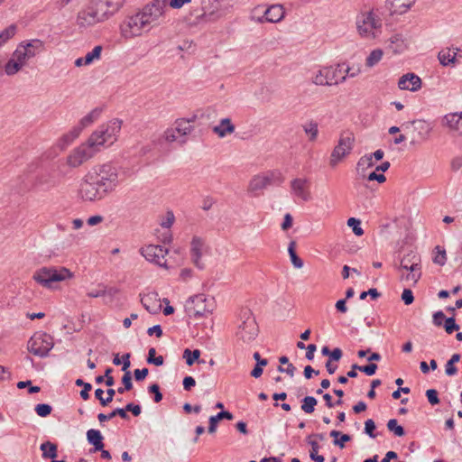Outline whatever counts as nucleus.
Listing matches in <instances>:
<instances>
[{
    "instance_id": "9d476101",
    "label": "nucleus",
    "mask_w": 462,
    "mask_h": 462,
    "mask_svg": "<svg viewBox=\"0 0 462 462\" xmlns=\"http://www.w3.org/2000/svg\"><path fill=\"white\" fill-rule=\"evenodd\" d=\"M241 323L238 325L236 337L245 343L255 339L258 335V325L250 310L245 309L240 314Z\"/></svg>"
},
{
    "instance_id": "864d4df0",
    "label": "nucleus",
    "mask_w": 462,
    "mask_h": 462,
    "mask_svg": "<svg viewBox=\"0 0 462 462\" xmlns=\"http://www.w3.org/2000/svg\"><path fill=\"white\" fill-rule=\"evenodd\" d=\"M156 350L153 347H151L148 351L147 362L149 364H153L157 366L163 365V357L162 356H156Z\"/></svg>"
},
{
    "instance_id": "7ed1b4c3",
    "label": "nucleus",
    "mask_w": 462,
    "mask_h": 462,
    "mask_svg": "<svg viewBox=\"0 0 462 462\" xmlns=\"http://www.w3.org/2000/svg\"><path fill=\"white\" fill-rule=\"evenodd\" d=\"M74 278V273L64 266H44L37 269L32 279L41 286L54 289L55 282H60Z\"/></svg>"
},
{
    "instance_id": "774afa93",
    "label": "nucleus",
    "mask_w": 462,
    "mask_h": 462,
    "mask_svg": "<svg viewBox=\"0 0 462 462\" xmlns=\"http://www.w3.org/2000/svg\"><path fill=\"white\" fill-rule=\"evenodd\" d=\"M446 319L445 314L441 310L436 311L433 314V323L437 327L442 326L443 321H445Z\"/></svg>"
},
{
    "instance_id": "a211bd4d",
    "label": "nucleus",
    "mask_w": 462,
    "mask_h": 462,
    "mask_svg": "<svg viewBox=\"0 0 462 462\" xmlns=\"http://www.w3.org/2000/svg\"><path fill=\"white\" fill-rule=\"evenodd\" d=\"M141 254L149 262L154 263L161 267H167L165 256L168 250L162 245H149L141 249Z\"/></svg>"
},
{
    "instance_id": "69168bd1",
    "label": "nucleus",
    "mask_w": 462,
    "mask_h": 462,
    "mask_svg": "<svg viewBox=\"0 0 462 462\" xmlns=\"http://www.w3.org/2000/svg\"><path fill=\"white\" fill-rule=\"evenodd\" d=\"M377 369V365L371 363L367 365H360L359 371L365 373L367 375H373L375 374Z\"/></svg>"
},
{
    "instance_id": "5fc2aeb1",
    "label": "nucleus",
    "mask_w": 462,
    "mask_h": 462,
    "mask_svg": "<svg viewBox=\"0 0 462 462\" xmlns=\"http://www.w3.org/2000/svg\"><path fill=\"white\" fill-rule=\"evenodd\" d=\"M34 410L40 417H47L51 414L52 408L50 404L40 403L35 406Z\"/></svg>"
},
{
    "instance_id": "e433bc0d",
    "label": "nucleus",
    "mask_w": 462,
    "mask_h": 462,
    "mask_svg": "<svg viewBox=\"0 0 462 462\" xmlns=\"http://www.w3.org/2000/svg\"><path fill=\"white\" fill-rule=\"evenodd\" d=\"M104 391L101 388H98L95 391V397L99 401L100 404L102 406L108 405L112 401L116 394V390L113 388H109L106 390V397L104 398L103 396Z\"/></svg>"
},
{
    "instance_id": "412c9836",
    "label": "nucleus",
    "mask_w": 462,
    "mask_h": 462,
    "mask_svg": "<svg viewBox=\"0 0 462 462\" xmlns=\"http://www.w3.org/2000/svg\"><path fill=\"white\" fill-rule=\"evenodd\" d=\"M101 114V109L95 108L92 111H90L88 115H86L84 117L81 118L79 122V125L75 128L70 134L65 135L64 140L68 143H70L72 140L77 138L80 133V131L90 125H92L97 118L99 117Z\"/></svg>"
},
{
    "instance_id": "72a5a7b5",
    "label": "nucleus",
    "mask_w": 462,
    "mask_h": 462,
    "mask_svg": "<svg viewBox=\"0 0 462 462\" xmlns=\"http://www.w3.org/2000/svg\"><path fill=\"white\" fill-rule=\"evenodd\" d=\"M87 439L88 443L94 446L95 451L102 450V448H104V438L98 430H88L87 431Z\"/></svg>"
},
{
    "instance_id": "cd10ccee",
    "label": "nucleus",
    "mask_w": 462,
    "mask_h": 462,
    "mask_svg": "<svg viewBox=\"0 0 462 462\" xmlns=\"http://www.w3.org/2000/svg\"><path fill=\"white\" fill-rule=\"evenodd\" d=\"M265 23H276L284 18V8L282 5H272L262 11Z\"/></svg>"
},
{
    "instance_id": "c9c22d12",
    "label": "nucleus",
    "mask_w": 462,
    "mask_h": 462,
    "mask_svg": "<svg viewBox=\"0 0 462 462\" xmlns=\"http://www.w3.org/2000/svg\"><path fill=\"white\" fill-rule=\"evenodd\" d=\"M456 56V52H452L451 50L446 49L439 52L438 59L441 65L448 66L451 64H455L457 60Z\"/></svg>"
},
{
    "instance_id": "5701e85b",
    "label": "nucleus",
    "mask_w": 462,
    "mask_h": 462,
    "mask_svg": "<svg viewBox=\"0 0 462 462\" xmlns=\"http://www.w3.org/2000/svg\"><path fill=\"white\" fill-rule=\"evenodd\" d=\"M97 9L102 10L105 20L115 14L124 5L125 0H91Z\"/></svg>"
},
{
    "instance_id": "423d86ee",
    "label": "nucleus",
    "mask_w": 462,
    "mask_h": 462,
    "mask_svg": "<svg viewBox=\"0 0 462 462\" xmlns=\"http://www.w3.org/2000/svg\"><path fill=\"white\" fill-rule=\"evenodd\" d=\"M122 122L114 119L106 125H102L89 136V142L97 148V151L105 144H112L121 130Z\"/></svg>"
},
{
    "instance_id": "bf43d9fd",
    "label": "nucleus",
    "mask_w": 462,
    "mask_h": 462,
    "mask_svg": "<svg viewBox=\"0 0 462 462\" xmlns=\"http://www.w3.org/2000/svg\"><path fill=\"white\" fill-rule=\"evenodd\" d=\"M426 396L428 398L429 402L431 405H436L439 403V398L438 396V392L435 389H429L426 391Z\"/></svg>"
},
{
    "instance_id": "58836bf2",
    "label": "nucleus",
    "mask_w": 462,
    "mask_h": 462,
    "mask_svg": "<svg viewBox=\"0 0 462 462\" xmlns=\"http://www.w3.org/2000/svg\"><path fill=\"white\" fill-rule=\"evenodd\" d=\"M374 165V158L371 153L365 154L362 156L356 164V171L359 173L360 171H365L366 169L371 168Z\"/></svg>"
},
{
    "instance_id": "aec40b11",
    "label": "nucleus",
    "mask_w": 462,
    "mask_h": 462,
    "mask_svg": "<svg viewBox=\"0 0 462 462\" xmlns=\"http://www.w3.org/2000/svg\"><path fill=\"white\" fill-rule=\"evenodd\" d=\"M291 194L300 199L303 201H309L311 198L310 196V181L307 178H295L291 181Z\"/></svg>"
},
{
    "instance_id": "f257e3e1",
    "label": "nucleus",
    "mask_w": 462,
    "mask_h": 462,
    "mask_svg": "<svg viewBox=\"0 0 462 462\" xmlns=\"http://www.w3.org/2000/svg\"><path fill=\"white\" fill-rule=\"evenodd\" d=\"M168 0H152L136 14L127 16L120 24V34L125 40L141 36L164 23Z\"/></svg>"
},
{
    "instance_id": "37998d69",
    "label": "nucleus",
    "mask_w": 462,
    "mask_h": 462,
    "mask_svg": "<svg viewBox=\"0 0 462 462\" xmlns=\"http://www.w3.org/2000/svg\"><path fill=\"white\" fill-rule=\"evenodd\" d=\"M101 52H102V46L101 45L95 46L91 51H89L86 54V56L84 57V62H86L88 66L90 65L95 60H97L100 59Z\"/></svg>"
},
{
    "instance_id": "39448f33",
    "label": "nucleus",
    "mask_w": 462,
    "mask_h": 462,
    "mask_svg": "<svg viewBox=\"0 0 462 462\" xmlns=\"http://www.w3.org/2000/svg\"><path fill=\"white\" fill-rule=\"evenodd\" d=\"M109 193L90 171L83 178L79 190V197L89 202L101 200Z\"/></svg>"
},
{
    "instance_id": "8fccbe9b",
    "label": "nucleus",
    "mask_w": 462,
    "mask_h": 462,
    "mask_svg": "<svg viewBox=\"0 0 462 462\" xmlns=\"http://www.w3.org/2000/svg\"><path fill=\"white\" fill-rule=\"evenodd\" d=\"M263 10V6L262 5L254 7L251 12L250 20L257 23H264L265 20L263 18V14L262 13Z\"/></svg>"
},
{
    "instance_id": "a19ab883",
    "label": "nucleus",
    "mask_w": 462,
    "mask_h": 462,
    "mask_svg": "<svg viewBox=\"0 0 462 462\" xmlns=\"http://www.w3.org/2000/svg\"><path fill=\"white\" fill-rule=\"evenodd\" d=\"M383 55V51L381 49L372 51L365 60V66L373 68L382 60Z\"/></svg>"
},
{
    "instance_id": "2f4dec72",
    "label": "nucleus",
    "mask_w": 462,
    "mask_h": 462,
    "mask_svg": "<svg viewBox=\"0 0 462 462\" xmlns=\"http://www.w3.org/2000/svg\"><path fill=\"white\" fill-rule=\"evenodd\" d=\"M2 68L3 75L7 77H14L24 70L12 54L5 64L2 63Z\"/></svg>"
},
{
    "instance_id": "1a4fd4ad",
    "label": "nucleus",
    "mask_w": 462,
    "mask_h": 462,
    "mask_svg": "<svg viewBox=\"0 0 462 462\" xmlns=\"http://www.w3.org/2000/svg\"><path fill=\"white\" fill-rule=\"evenodd\" d=\"M90 171L110 193L116 189L119 183L118 170L111 163L95 166Z\"/></svg>"
},
{
    "instance_id": "4468645a",
    "label": "nucleus",
    "mask_w": 462,
    "mask_h": 462,
    "mask_svg": "<svg viewBox=\"0 0 462 462\" xmlns=\"http://www.w3.org/2000/svg\"><path fill=\"white\" fill-rule=\"evenodd\" d=\"M97 10L95 5L90 1L89 5L79 11L77 15V25L80 28H87L96 23L105 21L104 13Z\"/></svg>"
},
{
    "instance_id": "09e8293b",
    "label": "nucleus",
    "mask_w": 462,
    "mask_h": 462,
    "mask_svg": "<svg viewBox=\"0 0 462 462\" xmlns=\"http://www.w3.org/2000/svg\"><path fill=\"white\" fill-rule=\"evenodd\" d=\"M387 428L390 431L393 432L394 435L402 437L405 434L404 429L398 425V421L395 419H391L387 422Z\"/></svg>"
},
{
    "instance_id": "052dcab7",
    "label": "nucleus",
    "mask_w": 462,
    "mask_h": 462,
    "mask_svg": "<svg viewBox=\"0 0 462 462\" xmlns=\"http://www.w3.org/2000/svg\"><path fill=\"white\" fill-rule=\"evenodd\" d=\"M148 391L149 393L154 394L153 400L155 402H160L162 400V394L160 392V387L157 383H153L151 386H149Z\"/></svg>"
},
{
    "instance_id": "a18cd8bd",
    "label": "nucleus",
    "mask_w": 462,
    "mask_h": 462,
    "mask_svg": "<svg viewBox=\"0 0 462 462\" xmlns=\"http://www.w3.org/2000/svg\"><path fill=\"white\" fill-rule=\"evenodd\" d=\"M16 32L17 26L15 24H11L0 32V40L2 42L6 43L15 35Z\"/></svg>"
},
{
    "instance_id": "473e14b6",
    "label": "nucleus",
    "mask_w": 462,
    "mask_h": 462,
    "mask_svg": "<svg viewBox=\"0 0 462 462\" xmlns=\"http://www.w3.org/2000/svg\"><path fill=\"white\" fill-rule=\"evenodd\" d=\"M212 130L218 137L223 138L235 132V125L229 118H223L217 125L213 127Z\"/></svg>"
},
{
    "instance_id": "393cba45",
    "label": "nucleus",
    "mask_w": 462,
    "mask_h": 462,
    "mask_svg": "<svg viewBox=\"0 0 462 462\" xmlns=\"http://www.w3.org/2000/svg\"><path fill=\"white\" fill-rule=\"evenodd\" d=\"M143 308L151 314H158L162 310L161 299L158 293L149 292L141 298Z\"/></svg>"
},
{
    "instance_id": "f03ea898",
    "label": "nucleus",
    "mask_w": 462,
    "mask_h": 462,
    "mask_svg": "<svg viewBox=\"0 0 462 462\" xmlns=\"http://www.w3.org/2000/svg\"><path fill=\"white\" fill-rule=\"evenodd\" d=\"M196 119L192 116L190 119L179 118L174 124L168 127L159 137L158 144L176 143L182 146L188 142V136L193 132L194 126L191 125Z\"/></svg>"
},
{
    "instance_id": "c756f323",
    "label": "nucleus",
    "mask_w": 462,
    "mask_h": 462,
    "mask_svg": "<svg viewBox=\"0 0 462 462\" xmlns=\"http://www.w3.org/2000/svg\"><path fill=\"white\" fill-rule=\"evenodd\" d=\"M387 49L393 54L402 53L407 49L406 40L400 34L393 35L389 39Z\"/></svg>"
},
{
    "instance_id": "4d7b16f0",
    "label": "nucleus",
    "mask_w": 462,
    "mask_h": 462,
    "mask_svg": "<svg viewBox=\"0 0 462 462\" xmlns=\"http://www.w3.org/2000/svg\"><path fill=\"white\" fill-rule=\"evenodd\" d=\"M437 254L433 258V262L439 265H444L447 260L446 251L440 246H436Z\"/></svg>"
},
{
    "instance_id": "4c0bfd02",
    "label": "nucleus",
    "mask_w": 462,
    "mask_h": 462,
    "mask_svg": "<svg viewBox=\"0 0 462 462\" xmlns=\"http://www.w3.org/2000/svg\"><path fill=\"white\" fill-rule=\"evenodd\" d=\"M40 448L42 452L43 458L53 459L57 457V445L51 441L42 443Z\"/></svg>"
},
{
    "instance_id": "dca6fc26",
    "label": "nucleus",
    "mask_w": 462,
    "mask_h": 462,
    "mask_svg": "<svg viewBox=\"0 0 462 462\" xmlns=\"http://www.w3.org/2000/svg\"><path fill=\"white\" fill-rule=\"evenodd\" d=\"M224 0H200V7L202 14L201 18L207 21H216L221 18L225 14V9L223 8Z\"/></svg>"
},
{
    "instance_id": "603ef678",
    "label": "nucleus",
    "mask_w": 462,
    "mask_h": 462,
    "mask_svg": "<svg viewBox=\"0 0 462 462\" xmlns=\"http://www.w3.org/2000/svg\"><path fill=\"white\" fill-rule=\"evenodd\" d=\"M77 386H82L84 387V390L80 391V397L87 401L89 399V393L88 392L92 389V385L89 383H85L82 379L79 378L75 382Z\"/></svg>"
},
{
    "instance_id": "13d9d810",
    "label": "nucleus",
    "mask_w": 462,
    "mask_h": 462,
    "mask_svg": "<svg viewBox=\"0 0 462 462\" xmlns=\"http://www.w3.org/2000/svg\"><path fill=\"white\" fill-rule=\"evenodd\" d=\"M175 217L171 211H168L161 222V226L164 228H170L174 223Z\"/></svg>"
},
{
    "instance_id": "6e6552de",
    "label": "nucleus",
    "mask_w": 462,
    "mask_h": 462,
    "mask_svg": "<svg viewBox=\"0 0 462 462\" xmlns=\"http://www.w3.org/2000/svg\"><path fill=\"white\" fill-rule=\"evenodd\" d=\"M381 26V19L373 10L362 13L356 19L358 33L364 38H375Z\"/></svg>"
},
{
    "instance_id": "680f3d73",
    "label": "nucleus",
    "mask_w": 462,
    "mask_h": 462,
    "mask_svg": "<svg viewBox=\"0 0 462 462\" xmlns=\"http://www.w3.org/2000/svg\"><path fill=\"white\" fill-rule=\"evenodd\" d=\"M361 73V68L358 66L357 68H350L346 67V69L343 68V75H346L349 78H355L358 76Z\"/></svg>"
},
{
    "instance_id": "6e6d98bb",
    "label": "nucleus",
    "mask_w": 462,
    "mask_h": 462,
    "mask_svg": "<svg viewBox=\"0 0 462 462\" xmlns=\"http://www.w3.org/2000/svg\"><path fill=\"white\" fill-rule=\"evenodd\" d=\"M444 328L448 334H452L459 329V326L456 323L455 319L450 317L445 319Z\"/></svg>"
},
{
    "instance_id": "2eb2a0df",
    "label": "nucleus",
    "mask_w": 462,
    "mask_h": 462,
    "mask_svg": "<svg viewBox=\"0 0 462 462\" xmlns=\"http://www.w3.org/2000/svg\"><path fill=\"white\" fill-rule=\"evenodd\" d=\"M207 300V297L204 294H198L189 298L185 306L186 311L189 316L196 318L206 316L212 310V304L208 305Z\"/></svg>"
},
{
    "instance_id": "bb28decb",
    "label": "nucleus",
    "mask_w": 462,
    "mask_h": 462,
    "mask_svg": "<svg viewBox=\"0 0 462 462\" xmlns=\"http://www.w3.org/2000/svg\"><path fill=\"white\" fill-rule=\"evenodd\" d=\"M274 172H270L266 175H256L249 183L248 189L251 192H257L271 185L275 178Z\"/></svg>"
},
{
    "instance_id": "0eeeda50",
    "label": "nucleus",
    "mask_w": 462,
    "mask_h": 462,
    "mask_svg": "<svg viewBox=\"0 0 462 462\" xmlns=\"http://www.w3.org/2000/svg\"><path fill=\"white\" fill-rule=\"evenodd\" d=\"M346 81L343 75V65L327 66L319 69L312 78V83L317 86H333Z\"/></svg>"
},
{
    "instance_id": "f3484780",
    "label": "nucleus",
    "mask_w": 462,
    "mask_h": 462,
    "mask_svg": "<svg viewBox=\"0 0 462 462\" xmlns=\"http://www.w3.org/2000/svg\"><path fill=\"white\" fill-rule=\"evenodd\" d=\"M60 184L59 180L54 173L44 171L37 174L32 180V189L34 190L49 191Z\"/></svg>"
},
{
    "instance_id": "7c9ffc66",
    "label": "nucleus",
    "mask_w": 462,
    "mask_h": 462,
    "mask_svg": "<svg viewBox=\"0 0 462 462\" xmlns=\"http://www.w3.org/2000/svg\"><path fill=\"white\" fill-rule=\"evenodd\" d=\"M409 125L413 126L414 131L418 133V136L420 140L428 139L430 133L431 132L430 124L424 120H414L407 125H403L402 126L408 128Z\"/></svg>"
},
{
    "instance_id": "6ab92c4d",
    "label": "nucleus",
    "mask_w": 462,
    "mask_h": 462,
    "mask_svg": "<svg viewBox=\"0 0 462 462\" xmlns=\"http://www.w3.org/2000/svg\"><path fill=\"white\" fill-rule=\"evenodd\" d=\"M419 258L413 254L411 258H410V254L404 256L401 261L400 269L410 271V273L407 275H402V280L411 281L412 282H417L420 277V265H419Z\"/></svg>"
},
{
    "instance_id": "0e129e2a",
    "label": "nucleus",
    "mask_w": 462,
    "mask_h": 462,
    "mask_svg": "<svg viewBox=\"0 0 462 462\" xmlns=\"http://www.w3.org/2000/svg\"><path fill=\"white\" fill-rule=\"evenodd\" d=\"M375 430L374 421L372 419L367 420L365 422V432L369 435L371 438H375L374 434V430Z\"/></svg>"
},
{
    "instance_id": "49530a36",
    "label": "nucleus",
    "mask_w": 462,
    "mask_h": 462,
    "mask_svg": "<svg viewBox=\"0 0 462 462\" xmlns=\"http://www.w3.org/2000/svg\"><path fill=\"white\" fill-rule=\"evenodd\" d=\"M309 444L311 446L310 451V457L314 462H324V457L319 455V445L315 440H309Z\"/></svg>"
},
{
    "instance_id": "b1692460",
    "label": "nucleus",
    "mask_w": 462,
    "mask_h": 462,
    "mask_svg": "<svg viewBox=\"0 0 462 462\" xmlns=\"http://www.w3.org/2000/svg\"><path fill=\"white\" fill-rule=\"evenodd\" d=\"M204 249V241L199 236H194L190 244V255L193 263L199 269L204 268V263H202L201 260Z\"/></svg>"
},
{
    "instance_id": "79ce46f5",
    "label": "nucleus",
    "mask_w": 462,
    "mask_h": 462,
    "mask_svg": "<svg viewBox=\"0 0 462 462\" xmlns=\"http://www.w3.org/2000/svg\"><path fill=\"white\" fill-rule=\"evenodd\" d=\"M318 401L313 396H306L301 401V410L305 413H312L315 411V406L317 405Z\"/></svg>"
},
{
    "instance_id": "ea45409f",
    "label": "nucleus",
    "mask_w": 462,
    "mask_h": 462,
    "mask_svg": "<svg viewBox=\"0 0 462 462\" xmlns=\"http://www.w3.org/2000/svg\"><path fill=\"white\" fill-rule=\"evenodd\" d=\"M306 134L309 135L310 141H315L319 134L318 124L310 120L302 125Z\"/></svg>"
},
{
    "instance_id": "a878e982",
    "label": "nucleus",
    "mask_w": 462,
    "mask_h": 462,
    "mask_svg": "<svg viewBox=\"0 0 462 462\" xmlns=\"http://www.w3.org/2000/svg\"><path fill=\"white\" fill-rule=\"evenodd\" d=\"M398 87L403 90L418 91L421 88V79L414 73H407L402 76L398 81Z\"/></svg>"
},
{
    "instance_id": "c85d7f7f",
    "label": "nucleus",
    "mask_w": 462,
    "mask_h": 462,
    "mask_svg": "<svg viewBox=\"0 0 462 462\" xmlns=\"http://www.w3.org/2000/svg\"><path fill=\"white\" fill-rule=\"evenodd\" d=\"M415 0H386L385 6L391 14H402L406 13Z\"/></svg>"
},
{
    "instance_id": "20e7f679",
    "label": "nucleus",
    "mask_w": 462,
    "mask_h": 462,
    "mask_svg": "<svg viewBox=\"0 0 462 462\" xmlns=\"http://www.w3.org/2000/svg\"><path fill=\"white\" fill-rule=\"evenodd\" d=\"M45 51V43L40 39L25 40L18 43L12 55L24 69L30 61Z\"/></svg>"
},
{
    "instance_id": "f704fd0d",
    "label": "nucleus",
    "mask_w": 462,
    "mask_h": 462,
    "mask_svg": "<svg viewBox=\"0 0 462 462\" xmlns=\"http://www.w3.org/2000/svg\"><path fill=\"white\" fill-rule=\"evenodd\" d=\"M224 419L232 420L233 414L227 411H222L218 412L217 415L211 416L208 420V432L214 433L217 430V420H221Z\"/></svg>"
},
{
    "instance_id": "f8f14e48",
    "label": "nucleus",
    "mask_w": 462,
    "mask_h": 462,
    "mask_svg": "<svg viewBox=\"0 0 462 462\" xmlns=\"http://www.w3.org/2000/svg\"><path fill=\"white\" fill-rule=\"evenodd\" d=\"M53 347L52 337L46 333H35L28 341V351L34 356L44 357Z\"/></svg>"
},
{
    "instance_id": "4be33fe9",
    "label": "nucleus",
    "mask_w": 462,
    "mask_h": 462,
    "mask_svg": "<svg viewBox=\"0 0 462 462\" xmlns=\"http://www.w3.org/2000/svg\"><path fill=\"white\" fill-rule=\"evenodd\" d=\"M441 125L451 133L462 136V111L445 115L441 120Z\"/></svg>"
},
{
    "instance_id": "338daca9",
    "label": "nucleus",
    "mask_w": 462,
    "mask_h": 462,
    "mask_svg": "<svg viewBox=\"0 0 462 462\" xmlns=\"http://www.w3.org/2000/svg\"><path fill=\"white\" fill-rule=\"evenodd\" d=\"M371 297L372 299L374 300H376L377 298L380 297V293L378 292L377 289L375 288H372V289H369L367 291H363L359 298L360 300H365L366 297Z\"/></svg>"
},
{
    "instance_id": "3c124183",
    "label": "nucleus",
    "mask_w": 462,
    "mask_h": 462,
    "mask_svg": "<svg viewBox=\"0 0 462 462\" xmlns=\"http://www.w3.org/2000/svg\"><path fill=\"white\" fill-rule=\"evenodd\" d=\"M347 226L352 227L354 234L357 236H361L364 234V230L361 227V221L356 217H350L347 220Z\"/></svg>"
},
{
    "instance_id": "de8ad7c7",
    "label": "nucleus",
    "mask_w": 462,
    "mask_h": 462,
    "mask_svg": "<svg viewBox=\"0 0 462 462\" xmlns=\"http://www.w3.org/2000/svg\"><path fill=\"white\" fill-rule=\"evenodd\" d=\"M199 356L200 351L199 349L191 351L189 348H187L183 352V358H185L188 365H192L195 361L199 360Z\"/></svg>"
},
{
    "instance_id": "9b49d317",
    "label": "nucleus",
    "mask_w": 462,
    "mask_h": 462,
    "mask_svg": "<svg viewBox=\"0 0 462 462\" xmlns=\"http://www.w3.org/2000/svg\"><path fill=\"white\" fill-rule=\"evenodd\" d=\"M98 151L88 141L70 151L66 158V164L72 168H79L91 159Z\"/></svg>"
},
{
    "instance_id": "c03bdc74",
    "label": "nucleus",
    "mask_w": 462,
    "mask_h": 462,
    "mask_svg": "<svg viewBox=\"0 0 462 462\" xmlns=\"http://www.w3.org/2000/svg\"><path fill=\"white\" fill-rule=\"evenodd\" d=\"M295 242H291L288 247V252L291 260L292 264L295 268H301L303 266V261L297 255L295 251Z\"/></svg>"
},
{
    "instance_id": "ddd939ff",
    "label": "nucleus",
    "mask_w": 462,
    "mask_h": 462,
    "mask_svg": "<svg viewBox=\"0 0 462 462\" xmlns=\"http://www.w3.org/2000/svg\"><path fill=\"white\" fill-rule=\"evenodd\" d=\"M355 138L351 134L341 135L337 144L333 149L330 158L329 165L336 167L345 157H346L352 151L354 146Z\"/></svg>"
},
{
    "instance_id": "e2e57ef3",
    "label": "nucleus",
    "mask_w": 462,
    "mask_h": 462,
    "mask_svg": "<svg viewBox=\"0 0 462 462\" xmlns=\"http://www.w3.org/2000/svg\"><path fill=\"white\" fill-rule=\"evenodd\" d=\"M402 300L406 305H410L413 302L414 297L411 290L404 289L402 293Z\"/></svg>"
}]
</instances>
